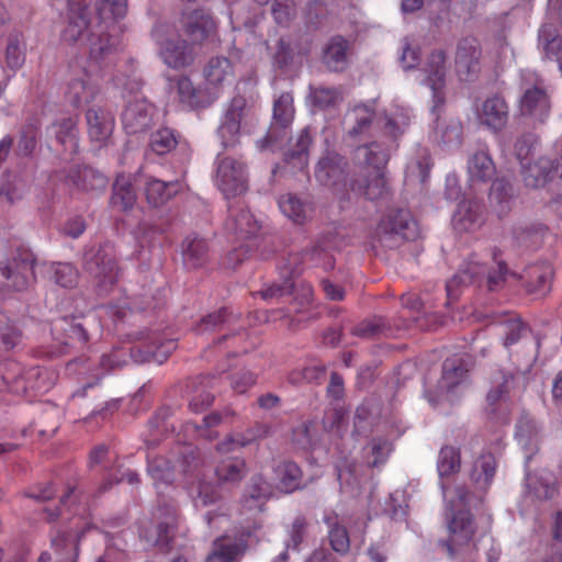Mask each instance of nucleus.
Wrapping results in <instances>:
<instances>
[{
  "instance_id": "nucleus-1",
  "label": "nucleus",
  "mask_w": 562,
  "mask_h": 562,
  "mask_svg": "<svg viewBox=\"0 0 562 562\" xmlns=\"http://www.w3.org/2000/svg\"><path fill=\"white\" fill-rule=\"evenodd\" d=\"M419 236V227L409 211L390 210L378 223L373 239L381 247L395 249Z\"/></svg>"
},
{
  "instance_id": "nucleus-2",
  "label": "nucleus",
  "mask_w": 562,
  "mask_h": 562,
  "mask_svg": "<svg viewBox=\"0 0 562 562\" xmlns=\"http://www.w3.org/2000/svg\"><path fill=\"white\" fill-rule=\"evenodd\" d=\"M82 267L94 280L100 294H106L116 283L120 270L110 243L92 246L83 252Z\"/></svg>"
},
{
  "instance_id": "nucleus-3",
  "label": "nucleus",
  "mask_w": 562,
  "mask_h": 562,
  "mask_svg": "<svg viewBox=\"0 0 562 562\" xmlns=\"http://www.w3.org/2000/svg\"><path fill=\"white\" fill-rule=\"evenodd\" d=\"M295 115L293 95L290 92H282L273 101L272 119L260 147H281L288 139Z\"/></svg>"
},
{
  "instance_id": "nucleus-4",
  "label": "nucleus",
  "mask_w": 562,
  "mask_h": 562,
  "mask_svg": "<svg viewBox=\"0 0 562 562\" xmlns=\"http://www.w3.org/2000/svg\"><path fill=\"white\" fill-rule=\"evenodd\" d=\"M215 183L226 199L244 194L248 189L246 165L233 157L217 156Z\"/></svg>"
},
{
  "instance_id": "nucleus-5",
  "label": "nucleus",
  "mask_w": 562,
  "mask_h": 562,
  "mask_svg": "<svg viewBox=\"0 0 562 562\" xmlns=\"http://www.w3.org/2000/svg\"><path fill=\"white\" fill-rule=\"evenodd\" d=\"M176 348L173 339H162L151 331H139L136 333V342L131 348V357L138 363L150 360L162 363Z\"/></svg>"
},
{
  "instance_id": "nucleus-6",
  "label": "nucleus",
  "mask_w": 562,
  "mask_h": 562,
  "mask_svg": "<svg viewBox=\"0 0 562 562\" xmlns=\"http://www.w3.org/2000/svg\"><path fill=\"white\" fill-rule=\"evenodd\" d=\"M250 108L244 97L233 98L226 110L217 134L224 148H231L239 143L241 125L246 122Z\"/></svg>"
},
{
  "instance_id": "nucleus-7",
  "label": "nucleus",
  "mask_w": 562,
  "mask_h": 562,
  "mask_svg": "<svg viewBox=\"0 0 562 562\" xmlns=\"http://www.w3.org/2000/svg\"><path fill=\"white\" fill-rule=\"evenodd\" d=\"M425 83L432 92V111H437L446 101V83H447V55L441 49L431 52L424 66Z\"/></svg>"
},
{
  "instance_id": "nucleus-8",
  "label": "nucleus",
  "mask_w": 562,
  "mask_h": 562,
  "mask_svg": "<svg viewBox=\"0 0 562 562\" xmlns=\"http://www.w3.org/2000/svg\"><path fill=\"white\" fill-rule=\"evenodd\" d=\"M180 26L192 44H202L216 31L213 16L203 8L184 9L181 13Z\"/></svg>"
},
{
  "instance_id": "nucleus-9",
  "label": "nucleus",
  "mask_w": 562,
  "mask_h": 562,
  "mask_svg": "<svg viewBox=\"0 0 562 562\" xmlns=\"http://www.w3.org/2000/svg\"><path fill=\"white\" fill-rule=\"evenodd\" d=\"M481 47L474 37H464L458 42L454 65L461 81H474L480 72Z\"/></svg>"
},
{
  "instance_id": "nucleus-10",
  "label": "nucleus",
  "mask_w": 562,
  "mask_h": 562,
  "mask_svg": "<svg viewBox=\"0 0 562 562\" xmlns=\"http://www.w3.org/2000/svg\"><path fill=\"white\" fill-rule=\"evenodd\" d=\"M454 501H450L452 517L449 520L448 527L450 532L449 541L446 543L449 555L453 558L457 553V548L467 546L472 540L476 527L473 521L472 515L469 510L460 509L454 513Z\"/></svg>"
},
{
  "instance_id": "nucleus-11",
  "label": "nucleus",
  "mask_w": 562,
  "mask_h": 562,
  "mask_svg": "<svg viewBox=\"0 0 562 562\" xmlns=\"http://www.w3.org/2000/svg\"><path fill=\"white\" fill-rule=\"evenodd\" d=\"M346 168L347 161L341 155L326 151L317 161L314 175L321 184L335 188L336 195H339V184L345 180Z\"/></svg>"
},
{
  "instance_id": "nucleus-12",
  "label": "nucleus",
  "mask_w": 562,
  "mask_h": 562,
  "mask_svg": "<svg viewBox=\"0 0 562 562\" xmlns=\"http://www.w3.org/2000/svg\"><path fill=\"white\" fill-rule=\"evenodd\" d=\"M36 258L29 249H18L13 257L10 259V273L9 289L16 291H24L35 282L34 267Z\"/></svg>"
},
{
  "instance_id": "nucleus-13",
  "label": "nucleus",
  "mask_w": 562,
  "mask_h": 562,
  "mask_svg": "<svg viewBox=\"0 0 562 562\" xmlns=\"http://www.w3.org/2000/svg\"><path fill=\"white\" fill-rule=\"evenodd\" d=\"M235 72L231 60L224 56L212 57L204 67L209 93L215 100L220 90L234 81Z\"/></svg>"
},
{
  "instance_id": "nucleus-14",
  "label": "nucleus",
  "mask_w": 562,
  "mask_h": 562,
  "mask_svg": "<svg viewBox=\"0 0 562 562\" xmlns=\"http://www.w3.org/2000/svg\"><path fill=\"white\" fill-rule=\"evenodd\" d=\"M154 108L143 98L130 100L122 113L123 127L128 134L147 131L151 125Z\"/></svg>"
},
{
  "instance_id": "nucleus-15",
  "label": "nucleus",
  "mask_w": 562,
  "mask_h": 562,
  "mask_svg": "<svg viewBox=\"0 0 562 562\" xmlns=\"http://www.w3.org/2000/svg\"><path fill=\"white\" fill-rule=\"evenodd\" d=\"M375 115L374 102L359 103L349 109L344 119L346 139L357 140L366 135Z\"/></svg>"
},
{
  "instance_id": "nucleus-16",
  "label": "nucleus",
  "mask_w": 562,
  "mask_h": 562,
  "mask_svg": "<svg viewBox=\"0 0 562 562\" xmlns=\"http://www.w3.org/2000/svg\"><path fill=\"white\" fill-rule=\"evenodd\" d=\"M88 134L91 142L100 148L106 146L114 128V117L111 112L101 108H90L86 113Z\"/></svg>"
},
{
  "instance_id": "nucleus-17",
  "label": "nucleus",
  "mask_w": 562,
  "mask_h": 562,
  "mask_svg": "<svg viewBox=\"0 0 562 562\" xmlns=\"http://www.w3.org/2000/svg\"><path fill=\"white\" fill-rule=\"evenodd\" d=\"M383 170L368 171L366 176L352 179L351 191L371 201L386 198L390 189Z\"/></svg>"
},
{
  "instance_id": "nucleus-18",
  "label": "nucleus",
  "mask_w": 562,
  "mask_h": 562,
  "mask_svg": "<svg viewBox=\"0 0 562 562\" xmlns=\"http://www.w3.org/2000/svg\"><path fill=\"white\" fill-rule=\"evenodd\" d=\"M477 116L483 125L497 133L507 124L509 108L504 98L495 94L484 100Z\"/></svg>"
},
{
  "instance_id": "nucleus-19",
  "label": "nucleus",
  "mask_w": 562,
  "mask_h": 562,
  "mask_svg": "<svg viewBox=\"0 0 562 562\" xmlns=\"http://www.w3.org/2000/svg\"><path fill=\"white\" fill-rule=\"evenodd\" d=\"M155 517L157 525L153 543L162 552H168L171 549V542L177 528V510L173 506L164 504L158 507Z\"/></svg>"
},
{
  "instance_id": "nucleus-20",
  "label": "nucleus",
  "mask_w": 562,
  "mask_h": 562,
  "mask_svg": "<svg viewBox=\"0 0 562 562\" xmlns=\"http://www.w3.org/2000/svg\"><path fill=\"white\" fill-rule=\"evenodd\" d=\"M552 277L553 269L547 261L529 265L520 276L527 292L539 297L544 296L550 291Z\"/></svg>"
},
{
  "instance_id": "nucleus-21",
  "label": "nucleus",
  "mask_w": 562,
  "mask_h": 562,
  "mask_svg": "<svg viewBox=\"0 0 562 562\" xmlns=\"http://www.w3.org/2000/svg\"><path fill=\"white\" fill-rule=\"evenodd\" d=\"M432 142L448 149L457 148L462 143L461 121L453 116L438 115L430 134Z\"/></svg>"
},
{
  "instance_id": "nucleus-22",
  "label": "nucleus",
  "mask_w": 562,
  "mask_h": 562,
  "mask_svg": "<svg viewBox=\"0 0 562 562\" xmlns=\"http://www.w3.org/2000/svg\"><path fill=\"white\" fill-rule=\"evenodd\" d=\"M195 44H188L183 38L167 40L160 50L164 61L171 68L180 69L190 66L195 59Z\"/></svg>"
},
{
  "instance_id": "nucleus-23",
  "label": "nucleus",
  "mask_w": 562,
  "mask_h": 562,
  "mask_svg": "<svg viewBox=\"0 0 562 562\" xmlns=\"http://www.w3.org/2000/svg\"><path fill=\"white\" fill-rule=\"evenodd\" d=\"M247 550L243 538L223 536L213 541L205 562H239Z\"/></svg>"
},
{
  "instance_id": "nucleus-24",
  "label": "nucleus",
  "mask_w": 562,
  "mask_h": 562,
  "mask_svg": "<svg viewBox=\"0 0 562 562\" xmlns=\"http://www.w3.org/2000/svg\"><path fill=\"white\" fill-rule=\"evenodd\" d=\"M484 222V207L477 200H467L458 204L453 213L452 225L458 232H471Z\"/></svg>"
},
{
  "instance_id": "nucleus-25",
  "label": "nucleus",
  "mask_w": 562,
  "mask_h": 562,
  "mask_svg": "<svg viewBox=\"0 0 562 562\" xmlns=\"http://www.w3.org/2000/svg\"><path fill=\"white\" fill-rule=\"evenodd\" d=\"M520 112L537 122H544L550 112V99L546 90L537 86L527 89L520 99Z\"/></svg>"
},
{
  "instance_id": "nucleus-26",
  "label": "nucleus",
  "mask_w": 562,
  "mask_h": 562,
  "mask_svg": "<svg viewBox=\"0 0 562 562\" xmlns=\"http://www.w3.org/2000/svg\"><path fill=\"white\" fill-rule=\"evenodd\" d=\"M515 438L527 452L526 463H528L531 457L538 451L540 442V427L528 414L520 415L516 424Z\"/></svg>"
},
{
  "instance_id": "nucleus-27",
  "label": "nucleus",
  "mask_w": 562,
  "mask_h": 562,
  "mask_svg": "<svg viewBox=\"0 0 562 562\" xmlns=\"http://www.w3.org/2000/svg\"><path fill=\"white\" fill-rule=\"evenodd\" d=\"M207 240L195 233L189 234L181 244L182 261L188 269L202 267L209 259Z\"/></svg>"
},
{
  "instance_id": "nucleus-28",
  "label": "nucleus",
  "mask_w": 562,
  "mask_h": 562,
  "mask_svg": "<svg viewBox=\"0 0 562 562\" xmlns=\"http://www.w3.org/2000/svg\"><path fill=\"white\" fill-rule=\"evenodd\" d=\"M48 137H54L64 151L75 155L79 149L78 128L76 122L68 117L57 121L46 128Z\"/></svg>"
},
{
  "instance_id": "nucleus-29",
  "label": "nucleus",
  "mask_w": 562,
  "mask_h": 562,
  "mask_svg": "<svg viewBox=\"0 0 562 562\" xmlns=\"http://www.w3.org/2000/svg\"><path fill=\"white\" fill-rule=\"evenodd\" d=\"M67 179L77 189L83 191L100 192L108 186V178L102 172L88 166L71 168Z\"/></svg>"
},
{
  "instance_id": "nucleus-30",
  "label": "nucleus",
  "mask_w": 562,
  "mask_h": 562,
  "mask_svg": "<svg viewBox=\"0 0 562 562\" xmlns=\"http://www.w3.org/2000/svg\"><path fill=\"white\" fill-rule=\"evenodd\" d=\"M390 153L380 142H371L358 146L355 149V160L360 166L370 168L371 171L384 169L389 161Z\"/></svg>"
},
{
  "instance_id": "nucleus-31",
  "label": "nucleus",
  "mask_w": 562,
  "mask_h": 562,
  "mask_svg": "<svg viewBox=\"0 0 562 562\" xmlns=\"http://www.w3.org/2000/svg\"><path fill=\"white\" fill-rule=\"evenodd\" d=\"M90 9L86 4L80 2L72 3L69 10V21L64 30L63 38L69 43L78 41L85 31L93 23L90 20Z\"/></svg>"
},
{
  "instance_id": "nucleus-32",
  "label": "nucleus",
  "mask_w": 562,
  "mask_h": 562,
  "mask_svg": "<svg viewBox=\"0 0 562 562\" xmlns=\"http://www.w3.org/2000/svg\"><path fill=\"white\" fill-rule=\"evenodd\" d=\"M43 374L44 372L40 369H31L26 376H10L7 374L3 376V381L9 385L10 391L15 394H26L29 390L41 393L47 391L50 385Z\"/></svg>"
},
{
  "instance_id": "nucleus-33",
  "label": "nucleus",
  "mask_w": 562,
  "mask_h": 562,
  "mask_svg": "<svg viewBox=\"0 0 562 562\" xmlns=\"http://www.w3.org/2000/svg\"><path fill=\"white\" fill-rule=\"evenodd\" d=\"M52 333L64 345H72L75 341L85 344L88 340L86 329L81 322L75 317H61L53 323Z\"/></svg>"
},
{
  "instance_id": "nucleus-34",
  "label": "nucleus",
  "mask_w": 562,
  "mask_h": 562,
  "mask_svg": "<svg viewBox=\"0 0 562 562\" xmlns=\"http://www.w3.org/2000/svg\"><path fill=\"white\" fill-rule=\"evenodd\" d=\"M486 274V268L480 262L470 261L464 265L446 284L447 294L456 299L458 289L461 285L480 283Z\"/></svg>"
},
{
  "instance_id": "nucleus-35",
  "label": "nucleus",
  "mask_w": 562,
  "mask_h": 562,
  "mask_svg": "<svg viewBox=\"0 0 562 562\" xmlns=\"http://www.w3.org/2000/svg\"><path fill=\"white\" fill-rule=\"evenodd\" d=\"M312 143L310 128L304 127L295 137L294 143H290L284 151V162L294 169H304L308 164V149Z\"/></svg>"
},
{
  "instance_id": "nucleus-36",
  "label": "nucleus",
  "mask_w": 562,
  "mask_h": 562,
  "mask_svg": "<svg viewBox=\"0 0 562 562\" xmlns=\"http://www.w3.org/2000/svg\"><path fill=\"white\" fill-rule=\"evenodd\" d=\"M349 43L341 36H334L326 44L323 61L331 71H341L348 65Z\"/></svg>"
},
{
  "instance_id": "nucleus-37",
  "label": "nucleus",
  "mask_w": 562,
  "mask_h": 562,
  "mask_svg": "<svg viewBox=\"0 0 562 562\" xmlns=\"http://www.w3.org/2000/svg\"><path fill=\"white\" fill-rule=\"evenodd\" d=\"M522 179L527 187L539 188L553 180V161L541 157L531 164L521 165Z\"/></svg>"
},
{
  "instance_id": "nucleus-38",
  "label": "nucleus",
  "mask_w": 562,
  "mask_h": 562,
  "mask_svg": "<svg viewBox=\"0 0 562 562\" xmlns=\"http://www.w3.org/2000/svg\"><path fill=\"white\" fill-rule=\"evenodd\" d=\"M229 218L227 228L241 238H249L259 231V224L248 210H237L228 205Z\"/></svg>"
},
{
  "instance_id": "nucleus-39",
  "label": "nucleus",
  "mask_w": 562,
  "mask_h": 562,
  "mask_svg": "<svg viewBox=\"0 0 562 562\" xmlns=\"http://www.w3.org/2000/svg\"><path fill=\"white\" fill-rule=\"evenodd\" d=\"M323 521L328 527V539L331 549L340 554L347 553L350 549L349 533L346 527L340 524L338 515L335 512H325Z\"/></svg>"
},
{
  "instance_id": "nucleus-40",
  "label": "nucleus",
  "mask_w": 562,
  "mask_h": 562,
  "mask_svg": "<svg viewBox=\"0 0 562 562\" xmlns=\"http://www.w3.org/2000/svg\"><path fill=\"white\" fill-rule=\"evenodd\" d=\"M98 91L97 85L91 81L87 74H83L81 77L69 81L66 97L74 106H80L92 101Z\"/></svg>"
},
{
  "instance_id": "nucleus-41",
  "label": "nucleus",
  "mask_w": 562,
  "mask_h": 562,
  "mask_svg": "<svg viewBox=\"0 0 562 562\" xmlns=\"http://www.w3.org/2000/svg\"><path fill=\"white\" fill-rule=\"evenodd\" d=\"M127 0H101L95 4L97 24L92 27L109 29L116 20L125 16Z\"/></svg>"
},
{
  "instance_id": "nucleus-42",
  "label": "nucleus",
  "mask_w": 562,
  "mask_h": 562,
  "mask_svg": "<svg viewBox=\"0 0 562 562\" xmlns=\"http://www.w3.org/2000/svg\"><path fill=\"white\" fill-rule=\"evenodd\" d=\"M468 372V363L462 358L446 359L439 381L440 391H451L467 379Z\"/></svg>"
},
{
  "instance_id": "nucleus-43",
  "label": "nucleus",
  "mask_w": 562,
  "mask_h": 562,
  "mask_svg": "<svg viewBox=\"0 0 562 562\" xmlns=\"http://www.w3.org/2000/svg\"><path fill=\"white\" fill-rule=\"evenodd\" d=\"M281 212L294 223L302 224L313 214V206L310 202L288 193L279 199Z\"/></svg>"
},
{
  "instance_id": "nucleus-44",
  "label": "nucleus",
  "mask_w": 562,
  "mask_h": 562,
  "mask_svg": "<svg viewBox=\"0 0 562 562\" xmlns=\"http://www.w3.org/2000/svg\"><path fill=\"white\" fill-rule=\"evenodd\" d=\"M246 474V463L237 457L225 458L215 467V475L220 484H237Z\"/></svg>"
},
{
  "instance_id": "nucleus-45",
  "label": "nucleus",
  "mask_w": 562,
  "mask_h": 562,
  "mask_svg": "<svg viewBox=\"0 0 562 562\" xmlns=\"http://www.w3.org/2000/svg\"><path fill=\"white\" fill-rule=\"evenodd\" d=\"M180 190L178 181L165 182L159 179H148L145 187L146 198L153 206H160L173 198Z\"/></svg>"
},
{
  "instance_id": "nucleus-46",
  "label": "nucleus",
  "mask_w": 562,
  "mask_h": 562,
  "mask_svg": "<svg viewBox=\"0 0 562 562\" xmlns=\"http://www.w3.org/2000/svg\"><path fill=\"white\" fill-rule=\"evenodd\" d=\"M527 493L536 499L544 501L552 498L557 493L555 480L550 473H527Z\"/></svg>"
},
{
  "instance_id": "nucleus-47",
  "label": "nucleus",
  "mask_w": 562,
  "mask_h": 562,
  "mask_svg": "<svg viewBox=\"0 0 562 562\" xmlns=\"http://www.w3.org/2000/svg\"><path fill=\"white\" fill-rule=\"evenodd\" d=\"M177 92L180 102L190 109L205 108L214 101L210 93L198 90L188 77L178 79Z\"/></svg>"
},
{
  "instance_id": "nucleus-48",
  "label": "nucleus",
  "mask_w": 562,
  "mask_h": 562,
  "mask_svg": "<svg viewBox=\"0 0 562 562\" xmlns=\"http://www.w3.org/2000/svg\"><path fill=\"white\" fill-rule=\"evenodd\" d=\"M468 172L472 182H487L495 175V166L490 155L480 150L469 158Z\"/></svg>"
},
{
  "instance_id": "nucleus-49",
  "label": "nucleus",
  "mask_w": 562,
  "mask_h": 562,
  "mask_svg": "<svg viewBox=\"0 0 562 562\" xmlns=\"http://www.w3.org/2000/svg\"><path fill=\"white\" fill-rule=\"evenodd\" d=\"M278 480V487L284 493H292L300 488L302 481V471L297 464L291 461H284L274 469Z\"/></svg>"
},
{
  "instance_id": "nucleus-50",
  "label": "nucleus",
  "mask_w": 562,
  "mask_h": 562,
  "mask_svg": "<svg viewBox=\"0 0 562 562\" xmlns=\"http://www.w3.org/2000/svg\"><path fill=\"white\" fill-rule=\"evenodd\" d=\"M147 472L157 487L160 484L170 485L176 481V467L165 457L147 456Z\"/></svg>"
},
{
  "instance_id": "nucleus-51",
  "label": "nucleus",
  "mask_w": 562,
  "mask_h": 562,
  "mask_svg": "<svg viewBox=\"0 0 562 562\" xmlns=\"http://www.w3.org/2000/svg\"><path fill=\"white\" fill-rule=\"evenodd\" d=\"M97 29L91 32L90 58L99 63L116 50L117 40L108 34L106 29Z\"/></svg>"
},
{
  "instance_id": "nucleus-52",
  "label": "nucleus",
  "mask_w": 562,
  "mask_h": 562,
  "mask_svg": "<svg viewBox=\"0 0 562 562\" xmlns=\"http://www.w3.org/2000/svg\"><path fill=\"white\" fill-rule=\"evenodd\" d=\"M136 202V191L130 179L119 176L113 184L111 203L121 211L131 210Z\"/></svg>"
},
{
  "instance_id": "nucleus-53",
  "label": "nucleus",
  "mask_w": 562,
  "mask_h": 562,
  "mask_svg": "<svg viewBox=\"0 0 562 562\" xmlns=\"http://www.w3.org/2000/svg\"><path fill=\"white\" fill-rule=\"evenodd\" d=\"M303 252L306 262L314 267H322L326 271L335 267V258L329 252L325 238L318 239L311 248L305 249Z\"/></svg>"
},
{
  "instance_id": "nucleus-54",
  "label": "nucleus",
  "mask_w": 562,
  "mask_h": 562,
  "mask_svg": "<svg viewBox=\"0 0 562 562\" xmlns=\"http://www.w3.org/2000/svg\"><path fill=\"white\" fill-rule=\"evenodd\" d=\"M269 495V484L261 476H254L246 488L244 504L248 509L261 510L263 504L262 501Z\"/></svg>"
},
{
  "instance_id": "nucleus-55",
  "label": "nucleus",
  "mask_w": 562,
  "mask_h": 562,
  "mask_svg": "<svg viewBox=\"0 0 562 562\" xmlns=\"http://www.w3.org/2000/svg\"><path fill=\"white\" fill-rule=\"evenodd\" d=\"M237 321V317L233 315L226 307H222L216 312L210 313L202 317L200 323L195 327L198 334H204L222 329L224 326H231Z\"/></svg>"
},
{
  "instance_id": "nucleus-56",
  "label": "nucleus",
  "mask_w": 562,
  "mask_h": 562,
  "mask_svg": "<svg viewBox=\"0 0 562 562\" xmlns=\"http://www.w3.org/2000/svg\"><path fill=\"white\" fill-rule=\"evenodd\" d=\"M495 458L491 453L482 454L473 464L471 479L479 484L481 488H485L492 482L495 475Z\"/></svg>"
},
{
  "instance_id": "nucleus-57",
  "label": "nucleus",
  "mask_w": 562,
  "mask_h": 562,
  "mask_svg": "<svg viewBox=\"0 0 562 562\" xmlns=\"http://www.w3.org/2000/svg\"><path fill=\"white\" fill-rule=\"evenodd\" d=\"M512 196L513 190L508 181L504 179L493 181L490 191V201L499 215L508 212Z\"/></svg>"
},
{
  "instance_id": "nucleus-58",
  "label": "nucleus",
  "mask_w": 562,
  "mask_h": 562,
  "mask_svg": "<svg viewBox=\"0 0 562 562\" xmlns=\"http://www.w3.org/2000/svg\"><path fill=\"white\" fill-rule=\"evenodd\" d=\"M310 98L314 106L324 110L328 108H334L341 103L342 92L340 91V89L335 87H311Z\"/></svg>"
},
{
  "instance_id": "nucleus-59",
  "label": "nucleus",
  "mask_w": 562,
  "mask_h": 562,
  "mask_svg": "<svg viewBox=\"0 0 562 562\" xmlns=\"http://www.w3.org/2000/svg\"><path fill=\"white\" fill-rule=\"evenodd\" d=\"M461 468L460 451L452 446H445L440 449L437 469L440 477L450 476L459 472Z\"/></svg>"
},
{
  "instance_id": "nucleus-60",
  "label": "nucleus",
  "mask_w": 562,
  "mask_h": 562,
  "mask_svg": "<svg viewBox=\"0 0 562 562\" xmlns=\"http://www.w3.org/2000/svg\"><path fill=\"white\" fill-rule=\"evenodd\" d=\"M173 454L176 458V463L179 467V471L183 475L194 473L201 465L199 451L192 445H184L179 447Z\"/></svg>"
},
{
  "instance_id": "nucleus-61",
  "label": "nucleus",
  "mask_w": 562,
  "mask_h": 562,
  "mask_svg": "<svg viewBox=\"0 0 562 562\" xmlns=\"http://www.w3.org/2000/svg\"><path fill=\"white\" fill-rule=\"evenodd\" d=\"M23 338L22 330L15 321L0 315V341L5 350L18 347Z\"/></svg>"
},
{
  "instance_id": "nucleus-62",
  "label": "nucleus",
  "mask_w": 562,
  "mask_h": 562,
  "mask_svg": "<svg viewBox=\"0 0 562 562\" xmlns=\"http://www.w3.org/2000/svg\"><path fill=\"white\" fill-rule=\"evenodd\" d=\"M5 60L11 69H18L24 64L25 43L22 34L18 32L10 34L5 49Z\"/></svg>"
},
{
  "instance_id": "nucleus-63",
  "label": "nucleus",
  "mask_w": 562,
  "mask_h": 562,
  "mask_svg": "<svg viewBox=\"0 0 562 562\" xmlns=\"http://www.w3.org/2000/svg\"><path fill=\"white\" fill-rule=\"evenodd\" d=\"M40 135V125L36 121L27 123L21 131L20 138L16 145V153L20 156H31L37 145Z\"/></svg>"
},
{
  "instance_id": "nucleus-64",
  "label": "nucleus",
  "mask_w": 562,
  "mask_h": 562,
  "mask_svg": "<svg viewBox=\"0 0 562 562\" xmlns=\"http://www.w3.org/2000/svg\"><path fill=\"white\" fill-rule=\"evenodd\" d=\"M53 281L63 288H75L78 283L79 272L68 262L53 263L50 267Z\"/></svg>"
}]
</instances>
